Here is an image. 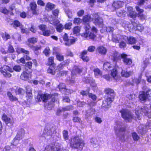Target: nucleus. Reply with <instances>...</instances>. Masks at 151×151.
<instances>
[{
  "label": "nucleus",
  "instance_id": "7",
  "mask_svg": "<svg viewBox=\"0 0 151 151\" xmlns=\"http://www.w3.org/2000/svg\"><path fill=\"white\" fill-rule=\"evenodd\" d=\"M91 32H84L81 34V36L86 39H91L94 40L96 37V34L98 32V30L94 26H93L91 29Z\"/></svg>",
  "mask_w": 151,
  "mask_h": 151
},
{
  "label": "nucleus",
  "instance_id": "12",
  "mask_svg": "<svg viewBox=\"0 0 151 151\" xmlns=\"http://www.w3.org/2000/svg\"><path fill=\"white\" fill-rule=\"evenodd\" d=\"M131 24L129 23V25H132L133 26L132 27L129 25L127 26L128 28H129L130 29L136 30L140 31H142L144 29V27L140 24H138L134 21H131Z\"/></svg>",
  "mask_w": 151,
  "mask_h": 151
},
{
  "label": "nucleus",
  "instance_id": "3",
  "mask_svg": "<svg viewBox=\"0 0 151 151\" xmlns=\"http://www.w3.org/2000/svg\"><path fill=\"white\" fill-rule=\"evenodd\" d=\"M19 72L21 70V68L19 65H14L12 68L7 65H4L0 68V72L3 76L7 78H10L12 75L9 72L12 73L14 71Z\"/></svg>",
  "mask_w": 151,
  "mask_h": 151
},
{
  "label": "nucleus",
  "instance_id": "43",
  "mask_svg": "<svg viewBox=\"0 0 151 151\" xmlns=\"http://www.w3.org/2000/svg\"><path fill=\"white\" fill-rule=\"evenodd\" d=\"M64 29V27L63 24L60 23L56 26V31L59 32H61Z\"/></svg>",
  "mask_w": 151,
  "mask_h": 151
},
{
  "label": "nucleus",
  "instance_id": "18",
  "mask_svg": "<svg viewBox=\"0 0 151 151\" xmlns=\"http://www.w3.org/2000/svg\"><path fill=\"white\" fill-rule=\"evenodd\" d=\"M127 12L129 13L128 16L134 20H135L137 17V13L133 11V8L131 6L128 7L127 8Z\"/></svg>",
  "mask_w": 151,
  "mask_h": 151
},
{
  "label": "nucleus",
  "instance_id": "42",
  "mask_svg": "<svg viewBox=\"0 0 151 151\" xmlns=\"http://www.w3.org/2000/svg\"><path fill=\"white\" fill-rule=\"evenodd\" d=\"M43 53L47 57H49L51 53V50L48 47H47L43 51Z\"/></svg>",
  "mask_w": 151,
  "mask_h": 151
},
{
  "label": "nucleus",
  "instance_id": "31",
  "mask_svg": "<svg viewBox=\"0 0 151 151\" xmlns=\"http://www.w3.org/2000/svg\"><path fill=\"white\" fill-rule=\"evenodd\" d=\"M19 16L20 17L23 19H25L26 18H31L32 17L30 14H29L28 12H26L24 11L20 12Z\"/></svg>",
  "mask_w": 151,
  "mask_h": 151
},
{
  "label": "nucleus",
  "instance_id": "11",
  "mask_svg": "<svg viewBox=\"0 0 151 151\" xmlns=\"http://www.w3.org/2000/svg\"><path fill=\"white\" fill-rule=\"evenodd\" d=\"M29 6L32 15H38L39 14V10L37 9V6L35 1H33L30 2Z\"/></svg>",
  "mask_w": 151,
  "mask_h": 151
},
{
  "label": "nucleus",
  "instance_id": "32",
  "mask_svg": "<svg viewBox=\"0 0 151 151\" xmlns=\"http://www.w3.org/2000/svg\"><path fill=\"white\" fill-rule=\"evenodd\" d=\"M7 95L10 101H17L18 100V98L16 96H14L12 93L9 91L7 92Z\"/></svg>",
  "mask_w": 151,
  "mask_h": 151
},
{
  "label": "nucleus",
  "instance_id": "51",
  "mask_svg": "<svg viewBox=\"0 0 151 151\" xmlns=\"http://www.w3.org/2000/svg\"><path fill=\"white\" fill-rule=\"evenodd\" d=\"M73 109V106L72 105H69L62 108L63 111H69Z\"/></svg>",
  "mask_w": 151,
  "mask_h": 151
},
{
  "label": "nucleus",
  "instance_id": "1",
  "mask_svg": "<svg viewBox=\"0 0 151 151\" xmlns=\"http://www.w3.org/2000/svg\"><path fill=\"white\" fill-rule=\"evenodd\" d=\"M104 92L105 94L107 95V96L106 99L103 101L102 107L108 109L111 106V104L115 97V94L114 90L109 88H106Z\"/></svg>",
  "mask_w": 151,
  "mask_h": 151
},
{
  "label": "nucleus",
  "instance_id": "55",
  "mask_svg": "<svg viewBox=\"0 0 151 151\" xmlns=\"http://www.w3.org/2000/svg\"><path fill=\"white\" fill-rule=\"evenodd\" d=\"M132 136L134 141H137L140 139V137L137 134L136 132H133L132 133Z\"/></svg>",
  "mask_w": 151,
  "mask_h": 151
},
{
  "label": "nucleus",
  "instance_id": "16",
  "mask_svg": "<svg viewBox=\"0 0 151 151\" xmlns=\"http://www.w3.org/2000/svg\"><path fill=\"white\" fill-rule=\"evenodd\" d=\"M87 51L84 50L81 52L80 55V58L83 61L87 62L90 60L89 57L87 55Z\"/></svg>",
  "mask_w": 151,
  "mask_h": 151
},
{
  "label": "nucleus",
  "instance_id": "9",
  "mask_svg": "<svg viewBox=\"0 0 151 151\" xmlns=\"http://www.w3.org/2000/svg\"><path fill=\"white\" fill-rule=\"evenodd\" d=\"M93 18L92 20L93 24L96 25L100 26L103 23V19L100 15L98 12L95 13L92 15Z\"/></svg>",
  "mask_w": 151,
  "mask_h": 151
},
{
  "label": "nucleus",
  "instance_id": "24",
  "mask_svg": "<svg viewBox=\"0 0 151 151\" xmlns=\"http://www.w3.org/2000/svg\"><path fill=\"white\" fill-rule=\"evenodd\" d=\"M60 148L55 150L54 145L49 144L46 146L43 151H60Z\"/></svg>",
  "mask_w": 151,
  "mask_h": 151
},
{
  "label": "nucleus",
  "instance_id": "61",
  "mask_svg": "<svg viewBox=\"0 0 151 151\" xmlns=\"http://www.w3.org/2000/svg\"><path fill=\"white\" fill-rule=\"evenodd\" d=\"M119 47L121 49L124 48L126 47V44L124 41H122L119 43Z\"/></svg>",
  "mask_w": 151,
  "mask_h": 151
},
{
  "label": "nucleus",
  "instance_id": "47",
  "mask_svg": "<svg viewBox=\"0 0 151 151\" xmlns=\"http://www.w3.org/2000/svg\"><path fill=\"white\" fill-rule=\"evenodd\" d=\"M82 20V19L79 17L75 18L73 20V24L76 25H79L81 23Z\"/></svg>",
  "mask_w": 151,
  "mask_h": 151
},
{
  "label": "nucleus",
  "instance_id": "58",
  "mask_svg": "<svg viewBox=\"0 0 151 151\" xmlns=\"http://www.w3.org/2000/svg\"><path fill=\"white\" fill-rule=\"evenodd\" d=\"M72 25V23L69 22L68 23H66L64 27V28L66 29L69 30L71 28V26Z\"/></svg>",
  "mask_w": 151,
  "mask_h": 151
},
{
  "label": "nucleus",
  "instance_id": "40",
  "mask_svg": "<svg viewBox=\"0 0 151 151\" xmlns=\"http://www.w3.org/2000/svg\"><path fill=\"white\" fill-rule=\"evenodd\" d=\"M26 96L27 100L28 101H29L32 98V94L31 90L26 91Z\"/></svg>",
  "mask_w": 151,
  "mask_h": 151
},
{
  "label": "nucleus",
  "instance_id": "5",
  "mask_svg": "<svg viewBox=\"0 0 151 151\" xmlns=\"http://www.w3.org/2000/svg\"><path fill=\"white\" fill-rule=\"evenodd\" d=\"M121 116L126 122H131L134 119V115L131 111L127 109H122L119 111Z\"/></svg>",
  "mask_w": 151,
  "mask_h": 151
},
{
  "label": "nucleus",
  "instance_id": "36",
  "mask_svg": "<svg viewBox=\"0 0 151 151\" xmlns=\"http://www.w3.org/2000/svg\"><path fill=\"white\" fill-rule=\"evenodd\" d=\"M69 63L67 62L60 63L57 66V70L59 71L63 70L64 68V67L66 65H68Z\"/></svg>",
  "mask_w": 151,
  "mask_h": 151
},
{
  "label": "nucleus",
  "instance_id": "35",
  "mask_svg": "<svg viewBox=\"0 0 151 151\" xmlns=\"http://www.w3.org/2000/svg\"><path fill=\"white\" fill-rule=\"evenodd\" d=\"M2 119L6 124L10 123L11 122V119L4 113L2 114Z\"/></svg>",
  "mask_w": 151,
  "mask_h": 151
},
{
  "label": "nucleus",
  "instance_id": "54",
  "mask_svg": "<svg viewBox=\"0 0 151 151\" xmlns=\"http://www.w3.org/2000/svg\"><path fill=\"white\" fill-rule=\"evenodd\" d=\"M72 120L73 122L75 123H80L82 122L81 118L78 116H74L73 117Z\"/></svg>",
  "mask_w": 151,
  "mask_h": 151
},
{
  "label": "nucleus",
  "instance_id": "25",
  "mask_svg": "<svg viewBox=\"0 0 151 151\" xmlns=\"http://www.w3.org/2000/svg\"><path fill=\"white\" fill-rule=\"evenodd\" d=\"M98 52L101 54L103 55H105L107 52L106 48L103 46H100L97 48Z\"/></svg>",
  "mask_w": 151,
  "mask_h": 151
},
{
  "label": "nucleus",
  "instance_id": "20",
  "mask_svg": "<svg viewBox=\"0 0 151 151\" xmlns=\"http://www.w3.org/2000/svg\"><path fill=\"white\" fill-rule=\"evenodd\" d=\"M110 56L112 58V59L113 61L115 62L116 63L118 61H121V58L120 55H119L118 52L115 51L110 55Z\"/></svg>",
  "mask_w": 151,
  "mask_h": 151
},
{
  "label": "nucleus",
  "instance_id": "44",
  "mask_svg": "<svg viewBox=\"0 0 151 151\" xmlns=\"http://www.w3.org/2000/svg\"><path fill=\"white\" fill-rule=\"evenodd\" d=\"M93 71L94 72V75L95 77L99 76H101L102 74V71L98 68H94Z\"/></svg>",
  "mask_w": 151,
  "mask_h": 151
},
{
  "label": "nucleus",
  "instance_id": "52",
  "mask_svg": "<svg viewBox=\"0 0 151 151\" xmlns=\"http://www.w3.org/2000/svg\"><path fill=\"white\" fill-rule=\"evenodd\" d=\"M68 132L66 130H64L63 132V138L65 140H67L69 139Z\"/></svg>",
  "mask_w": 151,
  "mask_h": 151
},
{
  "label": "nucleus",
  "instance_id": "13",
  "mask_svg": "<svg viewBox=\"0 0 151 151\" xmlns=\"http://www.w3.org/2000/svg\"><path fill=\"white\" fill-rule=\"evenodd\" d=\"M127 55L124 53H122L120 54L121 58L122 59L123 63L125 65H131L132 63V59L127 58Z\"/></svg>",
  "mask_w": 151,
  "mask_h": 151
},
{
  "label": "nucleus",
  "instance_id": "2",
  "mask_svg": "<svg viewBox=\"0 0 151 151\" xmlns=\"http://www.w3.org/2000/svg\"><path fill=\"white\" fill-rule=\"evenodd\" d=\"M58 96V94L55 93L52 94L38 93L35 99L38 102L42 101L43 102L46 103L51 98L50 101L48 103V105H50L54 104L57 101Z\"/></svg>",
  "mask_w": 151,
  "mask_h": 151
},
{
  "label": "nucleus",
  "instance_id": "39",
  "mask_svg": "<svg viewBox=\"0 0 151 151\" xmlns=\"http://www.w3.org/2000/svg\"><path fill=\"white\" fill-rule=\"evenodd\" d=\"M14 28H16L17 27H23V25L20 22L17 20H14L12 23L11 24Z\"/></svg>",
  "mask_w": 151,
  "mask_h": 151
},
{
  "label": "nucleus",
  "instance_id": "50",
  "mask_svg": "<svg viewBox=\"0 0 151 151\" xmlns=\"http://www.w3.org/2000/svg\"><path fill=\"white\" fill-rule=\"evenodd\" d=\"M80 31V28L78 26H75L73 28V32L74 34H77L79 33Z\"/></svg>",
  "mask_w": 151,
  "mask_h": 151
},
{
  "label": "nucleus",
  "instance_id": "63",
  "mask_svg": "<svg viewBox=\"0 0 151 151\" xmlns=\"http://www.w3.org/2000/svg\"><path fill=\"white\" fill-rule=\"evenodd\" d=\"M142 76L141 75L139 76L137 78H136L134 79L135 82L137 84H138L140 83L142 80Z\"/></svg>",
  "mask_w": 151,
  "mask_h": 151
},
{
  "label": "nucleus",
  "instance_id": "49",
  "mask_svg": "<svg viewBox=\"0 0 151 151\" xmlns=\"http://www.w3.org/2000/svg\"><path fill=\"white\" fill-rule=\"evenodd\" d=\"M89 89L88 90V97L91 99L93 101H96L97 99V96L95 94L89 93Z\"/></svg>",
  "mask_w": 151,
  "mask_h": 151
},
{
  "label": "nucleus",
  "instance_id": "27",
  "mask_svg": "<svg viewBox=\"0 0 151 151\" xmlns=\"http://www.w3.org/2000/svg\"><path fill=\"white\" fill-rule=\"evenodd\" d=\"M132 74V71H128L125 70H122L121 72V76L123 77L127 78L129 77Z\"/></svg>",
  "mask_w": 151,
  "mask_h": 151
},
{
  "label": "nucleus",
  "instance_id": "45",
  "mask_svg": "<svg viewBox=\"0 0 151 151\" xmlns=\"http://www.w3.org/2000/svg\"><path fill=\"white\" fill-rule=\"evenodd\" d=\"M60 23L58 19H55L50 21V23L54 26H56Z\"/></svg>",
  "mask_w": 151,
  "mask_h": 151
},
{
  "label": "nucleus",
  "instance_id": "37",
  "mask_svg": "<svg viewBox=\"0 0 151 151\" xmlns=\"http://www.w3.org/2000/svg\"><path fill=\"white\" fill-rule=\"evenodd\" d=\"M147 97L145 94V92L144 91H142L141 93L139 94V99L141 101H145Z\"/></svg>",
  "mask_w": 151,
  "mask_h": 151
},
{
  "label": "nucleus",
  "instance_id": "30",
  "mask_svg": "<svg viewBox=\"0 0 151 151\" xmlns=\"http://www.w3.org/2000/svg\"><path fill=\"white\" fill-rule=\"evenodd\" d=\"M28 46L31 49L35 52H38L39 50H41L42 48V46L41 45L35 46L28 44Z\"/></svg>",
  "mask_w": 151,
  "mask_h": 151
},
{
  "label": "nucleus",
  "instance_id": "53",
  "mask_svg": "<svg viewBox=\"0 0 151 151\" xmlns=\"http://www.w3.org/2000/svg\"><path fill=\"white\" fill-rule=\"evenodd\" d=\"M116 14L119 17H123L125 16L126 14V12L124 10H121L120 11L117 12Z\"/></svg>",
  "mask_w": 151,
  "mask_h": 151
},
{
  "label": "nucleus",
  "instance_id": "26",
  "mask_svg": "<svg viewBox=\"0 0 151 151\" xmlns=\"http://www.w3.org/2000/svg\"><path fill=\"white\" fill-rule=\"evenodd\" d=\"M55 5L50 2H47L45 6V9L47 11L52 10L54 9Z\"/></svg>",
  "mask_w": 151,
  "mask_h": 151
},
{
  "label": "nucleus",
  "instance_id": "64",
  "mask_svg": "<svg viewBox=\"0 0 151 151\" xmlns=\"http://www.w3.org/2000/svg\"><path fill=\"white\" fill-rule=\"evenodd\" d=\"M59 89L60 90H67V89L66 88V86L64 84L60 85L59 86Z\"/></svg>",
  "mask_w": 151,
  "mask_h": 151
},
{
  "label": "nucleus",
  "instance_id": "21",
  "mask_svg": "<svg viewBox=\"0 0 151 151\" xmlns=\"http://www.w3.org/2000/svg\"><path fill=\"white\" fill-rule=\"evenodd\" d=\"M145 109L141 108L140 109H136L135 111V113L136 115L137 116V119L139 120L141 118L140 117L142 116V115L143 113H147V111H146V112H145Z\"/></svg>",
  "mask_w": 151,
  "mask_h": 151
},
{
  "label": "nucleus",
  "instance_id": "33",
  "mask_svg": "<svg viewBox=\"0 0 151 151\" xmlns=\"http://www.w3.org/2000/svg\"><path fill=\"white\" fill-rule=\"evenodd\" d=\"M27 42L28 43L27 45L28 44L30 45L31 44L34 45L37 42L38 38L35 37H31L27 40Z\"/></svg>",
  "mask_w": 151,
  "mask_h": 151
},
{
  "label": "nucleus",
  "instance_id": "23",
  "mask_svg": "<svg viewBox=\"0 0 151 151\" xmlns=\"http://www.w3.org/2000/svg\"><path fill=\"white\" fill-rule=\"evenodd\" d=\"M92 18L90 14H88L83 16L82 20L84 23H89L92 20Z\"/></svg>",
  "mask_w": 151,
  "mask_h": 151
},
{
  "label": "nucleus",
  "instance_id": "6",
  "mask_svg": "<svg viewBox=\"0 0 151 151\" xmlns=\"http://www.w3.org/2000/svg\"><path fill=\"white\" fill-rule=\"evenodd\" d=\"M46 65L49 66L47 70V73L52 75H55L56 73V64L54 62L53 56H50L48 58Z\"/></svg>",
  "mask_w": 151,
  "mask_h": 151
},
{
  "label": "nucleus",
  "instance_id": "14",
  "mask_svg": "<svg viewBox=\"0 0 151 151\" xmlns=\"http://www.w3.org/2000/svg\"><path fill=\"white\" fill-rule=\"evenodd\" d=\"M52 53L53 55H55L56 59L58 61L62 62L64 60V56L60 52L57 51L55 48H53Z\"/></svg>",
  "mask_w": 151,
  "mask_h": 151
},
{
  "label": "nucleus",
  "instance_id": "28",
  "mask_svg": "<svg viewBox=\"0 0 151 151\" xmlns=\"http://www.w3.org/2000/svg\"><path fill=\"white\" fill-rule=\"evenodd\" d=\"M127 43L129 45H133L135 44L137 40L136 38L133 36H129L127 37Z\"/></svg>",
  "mask_w": 151,
  "mask_h": 151
},
{
  "label": "nucleus",
  "instance_id": "38",
  "mask_svg": "<svg viewBox=\"0 0 151 151\" xmlns=\"http://www.w3.org/2000/svg\"><path fill=\"white\" fill-rule=\"evenodd\" d=\"M0 34L2 38L4 41H7L8 39L11 38L10 35L6 32H5L4 33L1 32Z\"/></svg>",
  "mask_w": 151,
  "mask_h": 151
},
{
  "label": "nucleus",
  "instance_id": "34",
  "mask_svg": "<svg viewBox=\"0 0 151 151\" xmlns=\"http://www.w3.org/2000/svg\"><path fill=\"white\" fill-rule=\"evenodd\" d=\"M15 93L16 95L22 96L24 94L25 91L23 88L17 87L15 90Z\"/></svg>",
  "mask_w": 151,
  "mask_h": 151
},
{
  "label": "nucleus",
  "instance_id": "59",
  "mask_svg": "<svg viewBox=\"0 0 151 151\" xmlns=\"http://www.w3.org/2000/svg\"><path fill=\"white\" fill-rule=\"evenodd\" d=\"M14 49L13 46L11 44L9 45L8 47V52L10 53H13L14 52Z\"/></svg>",
  "mask_w": 151,
  "mask_h": 151
},
{
  "label": "nucleus",
  "instance_id": "8",
  "mask_svg": "<svg viewBox=\"0 0 151 151\" xmlns=\"http://www.w3.org/2000/svg\"><path fill=\"white\" fill-rule=\"evenodd\" d=\"M63 41L65 42V45L70 46L75 43L77 41V38L73 36H70L69 38L68 34L65 33L63 37Z\"/></svg>",
  "mask_w": 151,
  "mask_h": 151
},
{
  "label": "nucleus",
  "instance_id": "60",
  "mask_svg": "<svg viewBox=\"0 0 151 151\" xmlns=\"http://www.w3.org/2000/svg\"><path fill=\"white\" fill-rule=\"evenodd\" d=\"M86 24L84 27V29L85 31V32H89V30L91 28V26L89 23H86Z\"/></svg>",
  "mask_w": 151,
  "mask_h": 151
},
{
  "label": "nucleus",
  "instance_id": "15",
  "mask_svg": "<svg viewBox=\"0 0 151 151\" xmlns=\"http://www.w3.org/2000/svg\"><path fill=\"white\" fill-rule=\"evenodd\" d=\"M32 73H30L28 71L24 70L21 73L20 76V78L22 80L27 81L29 80L31 78Z\"/></svg>",
  "mask_w": 151,
  "mask_h": 151
},
{
  "label": "nucleus",
  "instance_id": "41",
  "mask_svg": "<svg viewBox=\"0 0 151 151\" xmlns=\"http://www.w3.org/2000/svg\"><path fill=\"white\" fill-rule=\"evenodd\" d=\"M9 11L5 6H0V13L5 15H8Z\"/></svg>",
  "mask_w": 151,
  "mask_h": 151
},
{
  "label": "nucleus",
  "instance_id": "57",
  "mask_svg": "<svg viewBox=\"0 0 151 151\" xmlns=\"http://www.w3.org/2000/svg\"><path fill=\"white\" fill-rule=\"evenodd\" d=\"M85 13V11L83 9H81L79 10L77 13V14L78 17H81L83 16Z\"/></svg>",
  "mask_w": 151,
  "mask_h": 151
},
{
  "label": "nucleus",
  "instance_id": "56",
  "mask_svg": "<svg viewBox=\"0 0 151 151\" xmlns=\"http://www.w3.org/2000/svg\"><path fill=\"white\" fill-rule=\"evenodd\" d=\"M59 13V10L58 9H54L52 11V13L53 16L58 17Z\"/></svg>",
  "mask_w": 151,
  "mask_h": 151
},
{
  "label": "nucleus",
  "instance_id": "48",
  "mask_svg": "<svg viewBox=\"0 0 151 151\" xmlns=\"http://www.w3.org/2000/svg\"><path fill=\"white\" fill-rule=\"evenodd\" d=\"M103 68L106 70H108L109 69L111 68H112V66L110 63L106 62L104 63Z\"/></svg>",
  "mask_w": 151,
  "mask_h": 151
},
{
  "label": "nucleus",
  "instance_id": "4",
  "mask_svg": "<svg viewBox=\"0 0 151 151\" xmlns=\"http://www.w3.org/2000/svg\"><path fill=\"white\" fill-rule=\"evenodd\" d=\"M70 146L73 149L82 150L85 143L79 135H76L71 138L70 140Z\"/></svg>",
  "mask_w": 151,
  "mask_h": 151
},
{
  "label": "nucleus",
  "instance_id": "19",
  "mask_svg": "<svg viewBox=\"0 0 151 151\" xmlns=\"http://www.w3.org/2000/svg\"><path fill=\"white\" fill-rule=\"evenodd\" d=\"M33 63L32 61H29L27 62L24 65V70L28 71L30 73H32V72Z\"/></svg>",
  "mask_w": 151,
  "mask_h": 151
},
{
  "label": "nucleus",
  "instance_id": "10",
  "mask_svg": "<svg viewBox=\"0 0 151 151\" xmlns=\"http://www.w3.org/2000/svg\"><path fill=\"white\" fill-rule=\"evenodd\" d=\"M39 29L42 32V35L44 36L48 37L52 33L49 29H46L47 26L45 24H41L38 25Z\"/></svg>",
  "mask_w": 151,
  "mask_h": 151
},
{
  "label": "nucleus",
  "instance_id": "62",
  "mask_svg": "<svg viewBox=\"0 0 151 151\" xmlns=\"http://www.w3.org/2000/svg\"><path fill=\"white\" fill-rule=\"evenodd\" d=\"M95 49V47L94 46H89L87 49V50H86L88 51L89 52H93Z\"/></svg>",
  "mask_w": 151,
  "mask_h": 151
},
{
  "label": "nucleus",
  "instance_id": "29",
  "mask_svg": "<svg viewBox=\"0 0 151 151\" xmlns=\"http://www.w3.org/2000/svg\"><path fill=\"white\" fill-rule=\"evenodd\" d=\"M16 51L17 52L18 54L23 53L26 55H29L30 53L29 51L25 50L24 48H17Z\"/></svg>",
  "mask_w": 151,
  "mask_h": 151
},
{
  "label": "nucleus",
  "instance_id": "22",
  "mask_svg": "<svg viewBox=\"0 0 151 151\" xmlns=\"http://www.w3.org/2000/svg\"><path fill=\"white\" fill-rule=\"evenodd\" d=\"M124 2L123 1H114L112 4L113 7L115 9H118L123 6Z\"/></svg>",
  "mask_w": 151,
  "mask_h": 151
},
{
  "label": "nucleus",
  "instance_id": "46",
  "mask_svg": "<svg viewBox=\"0 0 151 151\" xmlns=\"http://www.w3.org/2000/svg\"><path fill=\"white\" fill-rule=\"evenodd\" d=\"M118 74L117 70L116 69L114 68L111 70V75L113 78H115L117 76Z\"/></svg>",
  "mask_w": 151,
  "mask_h": 151
},
{
  "label": "nucleus",
  "instance_id": "17",
  "mask_svg": "<svg viewBox=\"0 0 151 151\" xmlns=\"http://www.w3.org/2000/svg\"><path fill=\"white\" fill-rule=\"evenodd\" d=\"M83 70V68H80L78 66H74L71 72L72 77H74L77 74H80L82 72Z\"/></svg>",
  "mask_w": 151,
  "mask_h": 151
}]
</instances>
